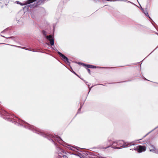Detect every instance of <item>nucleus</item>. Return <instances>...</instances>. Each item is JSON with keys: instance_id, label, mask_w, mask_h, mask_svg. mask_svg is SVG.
Masks as SVG:
<instances>
[{"instance_id": "obj_1", "label": "nucleus", "mask_w": 158, "mask_h": 158, "mask_svg": "<svg viewBox=\"0 0 158 158\" xmlns=\"http://www.w3.org/2000/svg\"><path fill=\"white\" fill-rule=\"evenodd\" d=\"M41 135L44 137H45L48 139L49 140L50 138L52 141L54 142V140L58 141L59 143H60L62 141V139L59 136L56 135L55 136L52 135H47L44 134V133H41Z\"/></svg>"}, {"instance_id": "obj_2", "label": "nucleus", "mask_w": 158, "mask_h": 158, "mask_svg": "<svg viewBox=\"0 0 158 158\" xmlns=\"http://www.w3.org/2000/svg\"><path fill=\"white\" fill-rule=\"evenodd\" d=\"M41 135L44 137H45L48 139L49 140L50 138L52 141L54 142V140L58 141L59 143H60L62 141V139L59 136L56 135L55 136L52 135H47L44 134V133H41Z\"/></svg>"}, {"instance_id": "obj_3", "label": "nucleus", "mask_w": 158, "mask_h": 158, "mask_svg": "<svg viewBox=\"0 0 158 158\" xmlns=\"http://www.w3.org/2000/svg\"><path fill=\"white\" fill-rule=\"evenodd\" d=\"M118 142V146L119 147V149L121 147L125 148L128 147L129 145H134L135 144V142H133L131 143L128 142H125L123 140H119L117 141Z\"/></svg>"}, {"instance_id": "obj_4", "label": "nucleus", "mask_w": 158, "mask_h": 158, "mask_svg": "<svg viewBox=\"0 0 158 158\" xmlns=\"http://www.w3.org/2000/svg\"><path fill=\"white\" fill-rule=\"evenodd\" d=\"M108 144L109 145L105 148L111 147L112 148L114 149H119V147H118V146L117 141H114L112 143V141L110 140L108 141Z\"/></svg>"}, {"instance_id": "obj_5", "label": "nucleus", "mask_w": 158, "mask_h": 158, "mask_svg": "<svg viewBox=\"0 0 158 158\" xmlns=\"http://www.w3.org/2000/svg\"><path fill=\"white\" fill-rule=\"evenodd\" d=\"M57 153L58 156L62 158L63 157V158H66V156L65 155L66 154L65 152L62 149L60 148H57Z\"/></svg>"}, {"instance_id": "obj_6", "label": "nucleus", "mask_w": 158, "mask_h": 158, "mask_svg": "<svg viewBox=\"0 0 158 158\" xmlns=\"http://www.w3.org/2000/svg\"><path fill=\"white\" fill-rule=\"evenodd\" d=\"M146 147L144 146L139 145L136 148H134V150H137L139 152H144L146 150Z\"/></svg>"}, {"instance_id": "obj_7", "label": "nucleus", "mask_w": 158, "mask_h": 158, "mask_svg": "<svg viewBox=\"0 0 158 158\" xmlns=\"http://www.w3.org/2000/svg\"><path fill=\"white\" fill-rule=\"evenodd\" d=\"M47 39L50 41L51 45L52 46L54 45V40L53 37L51 35H48L46 38Z\"/></svg>"}, {"instance_id": "obj_8", "label": "nucleus", "mask_w": 158, "mask_h": 158, "mask_svg": "<svg viewBox=\"0 0 158 158\" xmlns=\"http://www.w3.org/2000/svg\"><path fill=\"white\" fill-rule=\"evenodd\" d=\"M58 53L59 55L63 59V60L65 62H67L68 64H70V62L69 61V59L66 57L63 54L61 53L60 52H58Z\"/></svg>"}, {"instance_id": "obj_9", "label": "nucleus", "mask_w": 158, "mask_h": 158, "mask_svg": "<svg viewBox=\"0 0 158 158\" xmlns=\"http://www.w3.org/2000/svg\"><path fill=\"white\" fill-rule=\"evenodd\" d=\"M150 151L158 154V149L156 148L152 145H151L149 148Z\"/></svg>"}, {"instance_id": "obj_10", "label": "nucleus", "mask_w": 158, "mask_h": 158, "mask_svg": "<svg viewBox=\"0 0 158 158\" xmlns=\"http://www.w3.org/2000/svg\"><path fill=\"white\" fill-rule=\"evenodd\" d=\"M78 64H81V65H82L84 66H87L88 68H98V67H97L96 66H94L92 65H86L83 63H78Z\"/></svg>"}, {"instance_id": "obj_11", "label": "nucleus", "mask_w": 158, "mask_h": 158, "mask_svg": "<svg viewBox=\"0 0 158 158\" xmlns=\"http://www.w3.org/2000/svg\"><path fill=\"white\" fill-rule=\"evenodd\" d=\"M28 128L31 130H35L36 131L37 130L36 127H35L33 125H30V124H28Z\"/></svg>"}, {"instance_id": "obj_12", "label": "nucleus", "mask_w": 158, "mask_h": 158, "mask_svg": "<svg viewBox=\"0 0 158 158\" xmlns=\"http://www.w3.org/2000/svg\"><path fill=\"white\" fill-rule=\"evenodd\" d=\"M141 9L143 11V12L144 13V14L148 16L149 18H150V16H149V15H148L147 11L146 10H144L142 8Z\"/></svg>"}, {"instance_id": "obj_13", "label": "nucleus", "mask_w": 158, "mask_h": 158, "mask_svg": "<svg viewBox=\"0 0 158 158\" xmlns=\"http://www.w3.org/2000/svg\"><path fill=\"white\" fill-rule=\"evenodd\" d=\"M43 33L44 35V36L46 38L48 36L47 35V34H46V32L45 31H43Z\"/></svg>"}, {"instance_id": "obj_14", "label": "nucleus", "mask_w": 158, "mask_h": 158, "mask_svg": "<svg viewBox=\"0 0 158 158\" xmlns=\"http://www.w3.org/2000/svg\"><path fill=\"white\" fill-rule=\"evenodd\" d=\"M6 45H8V44H6ZM8 45H9V44H8ZM10 45V46H11L16 47H18L19 48H23V47H21L19 46H15V45Z\"/></svg>"}, {"instance_id": "obj_15", "label": "nucleus", "mask_w": 158, "mask_h": 158, "mask_svg": "<svg viewBox=\"0 0 158 158\" xmlns=\"http://www.w3.org/2000/svg\"><path fill=\"white\" fill-rule=\"evenodd\" d=\"M87 70L88 72H89V73L90 74V70L89 69H87Z\"/></svg>"}, {"instance_id": "obj_16", "label": "nucleus", "mask_w": 158, "mask_h": 158, "mask_svg": "<svg viewBox=\"0 0 158 158\" xmlns=\"http://www.w3.org/2000/svg\"><path fill=\"white\" fill-rule=\"evenodd\" d=\"M25 7L26 8H28V6H25Z\"/></svg>"}, {"instance_id": "obj_17", "label": "nucleus", "mask_w": 158, "mask_h": 158, "mask_svg": "<svg viewBox=\"0 0 158 158\" xmlns=\"http://www.w3.org/2000/svg\"><path fill=\"white\" fill-rule=\"evenodd\" d=\"M24 49H26V50H28L31 51V50H29V49H27V48H24Z\"/></svg>"}, {"instance_id": "obj_18", "label": "nucleus", "mask_w": 158, "mask_h": 158, "mask_svg": "<svg viewBox=\"0 0 158 158\" xmlns=\"http://www.w3.org/2000/svg\"><path fill=\"white\" fill-rule=\"evenodd\" d=\"M73 73L74 74H75L76 75H77H77L76 74V73L74 72V71H73Z\"/></svg>"}, {"instance_id": "obj_19", "label": "nucleus", "mask_w": 158, "mask_h": 158, "mask_svg": "<svg viewBox=\"0 0 158 158\" xmlns=\"http://www.w3.org/2000/svg\"><path fill=\"white\" fill-rule=\"evenodd\" d=\"M92 87H91L90 88H89V91H90V89H91V88H92Z\"/></svg>"}, {"instance_id": "obj_20", "label": "nucleus", "mask_w": 158, "mask_h": 158, "mask_svg": "<svg viewBox=\"0 0 158 158\" xmlns=\"http://www.w3.org/2000/svg\"><path fill=\"white\" fill-rule=\"evenodd\" d=\"M12 37H9L8 38H11Z\"/></svg>"}, {"instance_id": "obj_21", "label": "nucleus", "mask_w": 158, "mask_h": 158, "mask_svg": "<svg viewBox=\"0 0 158 158\" xmlns=\"http://www.w3.org/2000/svg\"><path fill=\"white\" fill-rule=\"evenodd\" d=\"M80 109H81V108L79 109L78 110H79Z\"/></svg>"}, {"instance_id": "obj_22", "label": "nucleus", "mask_w": 158, "mask_h": 158, "mask_svg": "<svg viewBox=\"0 0 158 158\" xmlns=\"http://www.w3.org/2000/svg\"><path fill=\"white\" fill-rule=\"evenodd\" d=\"M21 125H23V124H22V123H21Z\"/></svg>"}]
</instances>
